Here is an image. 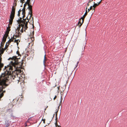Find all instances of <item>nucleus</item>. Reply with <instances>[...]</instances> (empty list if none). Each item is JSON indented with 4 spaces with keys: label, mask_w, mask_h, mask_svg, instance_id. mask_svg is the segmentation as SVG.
Instances as JSON below:
<instances>
[{
    "label": "nucleus",
    "mask_w": 127,
    "mask_h": 127,
    "mask_svg": "<svg viewBox=\"0 0 127 127\" xmlns=\"http://www.w3.org/2000/svg\"><path fill=\"white\" fill-rule=\"evenodd\" d=\"M58 111V110L56 112V119H55V120L56 121V122L55 123V125L57 127V126L58 127V126H59V125H58L57 124V113Z\"/></svg>",
    "instance_id": "obj_11"
},
{
    "label": "nucleus",
    "mask_w": 127,
    "mask_h": 127,
    "mask_svg": "<svg viewBox=\"0 0 127 127\" xmlns=\"http://www.w3.org/2000/svg\"><path fill=\"white\" fill-rule=\"evenodd\" d=\"M15 8L14 6L12 7L10 18L9 19V24H12L15 14Z\"/></svg>",
    "instance_id": "obj_3"
},
{
    "label": "nucleus",
    "mask_w": 127,
    "mask_h": 127,
    "mask_svg": "<svg viewBox=\"0 0 127 127\" xmlns=\"http://www.w3.org/2000/svg\"><path fill=\"white\" fill-rule=\"evenodd\" d=\"M8 35V34L5 33L3 37L2 41L3 42H5L6 39V38Z\"/></svg>",
    "instance_id": "obj_10"
},
{
    "label": "nucleus",
    "mask_w": 127,
    "mask_h": 127,
    "mask_svg": "<svg viewBox=\"0 0 127 127\" xmlns=\"http://www.w3.org/2000/svg\"><path fill=\"white\" fill-rule=\"evenodd\" d=\"M11 40H10V39L8 41L6 42V43H7V44H9V45L10 44V43L11 42Z\"/></svg>",
    "instance_id": "obj_21"
},
{
    "label": "nucleus",
    "mask_w": 127,
    "mask_h": 127,
    "mask_svg": "<svg viewBox=\"0 0 127 127\" xmlns=\"http://www.w3.org/2000/svg\"><path fill=\"white\" fill-rule=\"evenodd\" d=\"M56 97L57 96H56L55 95L54 98V100L56 98Z\"/></svg>",
    "instance_id": "obj_30"
},
{
    "label": "nucleus",
    "mask_w": 127,
    "mask_h": 127,
    "mask_svg": "<svg viewBox=\"0 0 127 127\" xmlns=\"http://www.w3.org/2000/svg\"><path fill=\"white\" fill-rule=\"evenodd\" d=\"M54 115H55V114H54L53 115V118L54 116Z\"/></svg>",
    "instance_id": "obj_37"
},
{
    "label": "nucleus",
    "mask_w": 127,
    "mask_h": 127,
    "mask_svg": "<svg viewBox=\"0 0 127 127\" xmlns=\"http://www.w3.org/2000/svg\"><path fill=\"white\" fill-rule=\"evenodd\" d=\"M19 53V52L18 51H17V53L18 54V53Z\"/></svg>",
    "instance_id": "obj_34"
},
{
    "label": "nucleus",
    "mask_w": 127,
    "mask_h": 127,
    "mask_svg": "<svg viewBox=\"0 0 127 127\" xmlns=\"http://www.w3.org/2000/svg\"><path fill=\"white\" fill-rule=\"evenodd\" d=\"M12 115H11V117H12Z\"/></svg>",
    "instance_id": "obj_38"
},
{
    "label": "nucleus",
    "mask_w": 127,
    "mask_h": 127,
    "mask_svg": "<svg viewBox=\"0 0 127 127\" xmlns=\"http://www.w3.org/2000/svg\"><path fill=\"white\" fill-rule=\"evenodd\" d=\"M19 41V42H20V40H19V39L16 40V39H15V40L14 41V42H15L17 43V42H18Z\"/></svg>",
    "instance_id": "obj_23"
},
{
    "label": "nucleus",
    "mask_w": 127,
    "mask_h": 127,
    "mask_svg": "<svg viewBox=\"0 0 127 127\" xmlns=\"http://www.w3.org/2000/svg\"><path fill=\"white\" fill-rule=\"evenodd\" d=\"M29 15L30 16V18L32 16V12L31 11L30 12H29Z\"/></svg>",
    "instance_id": "obj_18"
},
{
    "label": "nucleus",
    "mask_w": 127,
    "mask_h": 127,
    "mask_svg": "<svg viewBox=\"0 0 127 127\" xmlns=\"http://www.w3.org/2000/svg\"><path fill=\"white\" fill-rule=\"evenodd\" d=\"M62 88V90H61V93H63V92L64 91L65 89V88Z\"/></svg>",
    "instance_id": "obj_25"
},
{
    "label": "nucleus",
    "mask_w": 127,
    "mask_h": 127,
    "mask_svg": "<svg viewBox=\"0 0 127 127\" xmlns=\"http://www.w3.org/2000/svg\"><path fill=\"white\" fill-rule=\"evenodd\" d=\"M5 42H3L1 41L0 44V48H3V46L4 45Z\"/></svg>",
    "instance_id": "obj_14"
},
{
    "label": "nucleus",
    "mask_w": 127,
    "mask_h": 127,
    "mask_svg": "<svg viewBox=\"0 0 127 127\" xmlns=\"http://www.w3.org/2000/svg\"><path fill=\"white\" fill-rule=\"evenodd\" d=\"M93 0H90L89 2H91L93 1Z\"/></svg>",
    "instance_id": "obj_36"
},
{
    "label": "nucleus",
    "mask_w": 127,
    "mask_h": 127,
    "mask_svg": "<svg viewBox=\"0 0 127 127\" xmlns=\"http://www.w3.org/2000/svg\"><path fill=\"white\" fill-rule=\"evenodd\" d=\"M35 0H31V1H30V3L31 4H33L34 3Z\"/></svg>",
    "instance_id": "obj_19"
},
{
    "label": "nucleus",
    "mask_w": 127,
    "mask_h": 127,
    "mask_svg": "<svg viewBox=\"0 0 127 127\" xmlns=\"http://www.w3.org/2000/svg\"><path fill=\"white\" fill-rule=\"evenodd\" d=\"M28 24H19L18 26L17 27V32H18V35H14L13 37H14L15 39L18 36H19V35H20L21 34V33H20V32H19V31L20 30V29L21 28L20 32L21 33H23V31L26 32V30H27L28 28L27 26Z\"/></svg>",
    "instance_id": "obj_2"
},
{
    "label": "nucleus",
    "mask_w": 127,
    "mask_h": 127,
    "mask_svg": "<svg viewBox=\"0 0 127 127\" xmlns=\"http://www.w3.org/2000/svg\"><path fill=\"white\" fill-rule=\"evenodd\" d=\"M14 39H14V37H11V38L10 39H9L10 40H11V42L13 41V40Z\"/></svg>",
    "instance_id": "obj_22"
},
{
    "label": "nucleus",
    "mask_w": 127,
    "mask_h": 127,
    "mask_svg": "<svg viewBox=\"0 0 127 127\" xmlns=\"http://www.w3.org/2000/svg\"><path fill=\"white\" fill-rule=\"evenodd\" d=\"M82 25V24H80H80H77L76 26H78L79 28H80Z\"/></svg>",
    "instance_id": "obj_26"
},
{
    "label": "nucleus",
    "mask_w": 127,
    "mask_h": 127,
    "mask_svg": "<svg viewBox=\"0 0 127 127\" xmlns=\"http://www.w3.org/2000/svg\"><path fill=\"white\" fill-rule=\"evenodd\" d=\"M95 10H93L92 11V14L95 12Z\"/></svg>",
    "instance_id": "obj_29"
},
{
    "label": "nucleus",
    "mask_w": 127,
    "mask_h": 127,
    "mask_svg": "<svg viewBox=\"0 0 127 127\" xmlns=\"http://www.w3.org/2000/svg\"><path fill=\"white\" fill-rule=\"evenodd\" d=\"M92 9H93V8L92 6H91L89 8H88V12H89V11H90V10Z\"/></svg>",
    "instance_id": "obj_24"
},
{
    "label": "nucleus",
    "mask_w": 127,
    "mask_h": 127,
    "mask_svg": "<svg viewBox=\"0 0 127 127\" xmlns=\"http://www.w3.org/2000/svg\"><path fill=\"white\" fill-rule=\"evenodd\" d=\"M17 43V46H18V44H19V42H17V43Z\"/></svg>",
    "instance_id": "obj_35"
},
{
    "label": "nucleus",
    "mask_w": 127,
    "mask_h": 127,
    "mask_svg": "<svg viewBox=\"0 0 127 127\" xmlns=\"http://www.w3.org/2000/svg\"><path fill=\"white\" fill-rule=\"evenodd\" d=\"M5 50L3 49V48H0V53L3 54Z\"/></svg>",
    "instance_id": "obj_13"
},
{
    "label": "nucleus",
    "mask_w": 127,
    "mask_h": 127,
    "mask_svg": "<svg viewBox=\"0 0 127 127\" xmlns=\"http://www.w3.org/2000/svg\"><path fill=\"white\" fill-rule=\"evenodd\" d=\"M9 46V44H7V43H6L5 47L4 48H3V49L5 50L7 49L8 47V46Z\"/></svg>",
    "instance_id": "obj_16"
},
{
    "label": "nucleus",
    "mask_w": 127,
    "mask_h": 127,
    "mask_svg": "<svg viewBox=\"0 0 127 127\" xmlns=\"http://www.w3.org/2000/svg\"><path fill=\"white\" fill-rule=\"evenodd\" d=\"M32 25V28L31 29L32 31V32L31 33V34L30 35V37L31 38L32 40V41L34 40V37L33 36V35L34 34V24H31Z\"/></svg>",
    "instance_id": "obj_5"
},
{
    "label": "nucleus",
    "mask_w": 127,
    "mask_h": 127,
    "mask_svg": "<svg viewBox=\"0 0 127 127\" xmlns=\"http://www.w3.org/2000/svg\"><path fill=\"white\" fill-rule=\"evenodd\" d=\"M20 13H22L23 15V17H24L25 16V13L24 10L22 9V10H21L20 9L19 11L18 14V16H19V14Z\"/></svg>",
    "instance_id": "obj_9"
},
{
    "label": "nucleus",
    "mask_w": 127,
    "mask_h": 127,
    "mask_svg": "<svg viewBox=\"0 0 127 127\" xmlns=\"http://www.w3.org/2000/svg\"><path fill=\"white\" fill-rule=\"evenodd\" d=\"M29 21L28 19H24L21 18L19 19L18 20H17V22L19 24L22 23L23 24H27Z\"/></svg>",
    "instance_id": "obj_4"
},
{
    "label": "nucleus",
    "mask_w": 127,
    "mask_h": 127,
    "mask_svg": "<svg viewBox=\"0 0 127 127\" xmlns=\"http://www.w3.org/2000/svg\"><path fill=\"white\" fill-rule=\"evenodd\" d=\"M2 54H1L0 53V58H2L1 57L2 56Z\"/></svg>",
    "instance_id": "obj_33"
},
{
    "label": "nucleus",
    "mask_w": 127,
    "mask_h": 127,
    "mask_svg": "<svg viewBox=\"0 0 127 127\" xmlns=\"http://www.w3.org/2000/svg\"><path fill=\"white\" fill-rule=\"evenodd\" d=\"M62 100H61V101H60V102H62Z\"/></svg>",
    "instance_id": "obj_39"
},
{
    "label": "nucleus",
    "mask_w": 127,
    "mask_h": 127,
    "mask_svg": "<svg viewBox=\"0 0 127 127\" xmlns=\"http://www.w3.org/2000/svg\"><path fill=\"white\" fill-rule=\"evenodd\" d=\"M42 121H43V123H45V119H42Z\"/></svg>",
    "instance_id": "obj_31"
},
{
    "label": "nucleus",
    "mask_w": 127,
    "mask_h": 127,
    "mask_svg": "<svg viewBox=\"0 0 127 127\" xmlns=\"http://www.w3.org/2000/svg\"><path fill=\"white\" fill-rule=\"evenodd\" d=\"M12 24H8V26L7 28L5 33L8 34L9 32L10 31L11 26Z\"/></svg>",
    "instance_id": "obj_8"
},
{
    "label": "nucleus",
    "mask_w": 127,
    "mask_h": 127,
    "mask_svg": "<svg viewBox=\"0 0 127 127\" xmlns=\"http://www.w3.org/2000/svg\"><path fill=\"white\" fill-rule=\"evenodd\" d=\"M46 55H45V56H44V59L43 60V63L44 64H45L46 63Z\"/></svg>",
    "instance_id": "obj_17"
},
{
    "label": "nucleus",
    "mask_w": 127,
    "mask_h": 127,
    "mask_svg": "<svg viewBox=\"0 0 127 127\" xmlns=\"http://www.w3.org/2000/svg\"><path fill=\"white\" fill-rule=\"evenodd\" d=\"M78 63H79V62H77V65L76 66L75 68H76L77 67V65H78Z\"/></svg>",
    "instance_id": "obj_32"
},
{
    "label": "nucleus",
    "mask_w": 127,
    "mask_h": 127,
    "mask_svg": "<svg viewBox=\"0 0 127 127\" xmlns=\"http://www.w3.org/2000/svg\"><path fill=\"white\" fill-rule=\"evenodd\" d=\"M12 70L10 71H7L5 74H7L6 76V78L3 79L2 81L0 83V96L1 97H2L3 95V93L5 92V91H3V89L5 88L6 87L8 86V85L6 84V82L8 81L10 79L14 80V82H17V83H18L19 81L20 78L19 77H16L15 75H13L11 74V71Z\"/></svg>",
    "instance_id": "obj_1"
},
{
    "label": "nucleus",
    "mask_w": 127,
    "mask_h": 127,
    "mask_svg": "<svg viewBox=\"0 0 127 127\" xmlns=\"http://www.w3.org/2000/svg\"><path fill=\"white\" fill-rule=\"evenodd\" d=\"M101 0H100V1L99 2H97L96 3H95V2H94V4L93 6H92L93 8V10H95V7L99 5L101 3Z\"/></svg>",
    "instance_id": "obj_7"
},
{
    "label": "nucleus",
    "mask_w": 127,
    "mask_h": 127,
    "mask_svg": "<svg viewBox=\"0 0 127 127\" xmlns=\"http://www.w3.org/2000/svg\"><path fill=\"white\" fill-rule=\"evenodd\" d=\"M87 9V7H86V12L84 14L83 16L82 17H81L82 18L84 19V18L85 17V16L87 15V10H86Z\"/></svg>",
    "instance_id": "obj_15"
},
{
    "label": "nucleus",
    "mask_w": 127,
    "mask_h": 127,
    "mask_svg": "<svg viewBox=\"0 0 127 127\" xmlns=\"http://www.w3.org/2000/svg\"><path fill=\"white\" fill-rule=\"evenodd\" d=\"M15 1H16V0H15Z\"/></svg>",
    "instance_id": "obj_40"
},
{
    "label": "nucleus",
    "mask_w": 127,
    "mask_h": 127,
    "mask_svg": "<svg viewBox=\"0 0 127 127\" xmlns=\"http://www.w3.org/2000/svg\"><path fill=\"white\" fill-rule=\"evenodd\" d=\"M2 58H0V63H1V62H2Z\"/></svg>",
    "instance_id": "obj_28"
},
{
    "label": "nucleus",
    "mask_w": 127,
    "mask_h": 127,
    "mask_svg": "<svg viewBox=\"0 0 127 127\" xmlns=\"http://www.w3.org/2000/svg\"><path fill=\"white\" fill-rule=\"evenodd\" d=\"M58 89H59V87H58Z\"/></svg>",
    "instance_id": "obj_41"
},
{
    "label": "nucleus",
    "mask_w": 127,
    "mask_h": 127,
    "mask_svg": "<svg viewBox=\"0 0 127 127\" xmlns=\"http://www.w3.org/2000/svg\"><path fill=\"white\" fill-rule=\"evenodd\" d=\"M33 23V18L32 17L31 20V22H30V24H32Z\"/></svg>",
    "instance_id": "obj_20"
},
{
    "label": "nucleus",
    "mask_w": 127,
    "mask_h": 127,
    "mask_svg": "<svg viewBox=\"0 0 127 127\" xmlns=\"http://www.w3.org/2000/svg\"><path fill=\"white\" fill-rule=\"evenodd\" d=\"M26 3L27 4L28 6V8L29 10V11H32V5L33 4H31L30 3V0H27Z\"/></svg>",
    "instance_id": "obj_6"
},
{
    "label": "nucleus",
    "mask_w": 127,
    "mask_h": 127,
    "mask_svg": "<svg viewBox=\"0 0 127 127\" xmlns=\"http://www.w3.org/2000/svg\"><path fill=\"white\" fill-rule=\"evenodd\" d=\"M6 125V126L7 127L9 125V123H5Z\"/></svg>",
    "instance_id": "obj_27"
},
{
    "label": "nucleus",
    "mask_w": 127,
    "mask_h": 127,
    "mask_svg": "<svg viewBox=\"0 0 127 127\" xmlns=\"http://www.w3.org/2000/svg\"><path fill=\"white\" fill-rule=\"evenodd\" d=\"M84 19L81 18L79 19L78 24H83L84 22Z\"/></svg>",
    "instance_id": "obj_12"
}]
</instances>
